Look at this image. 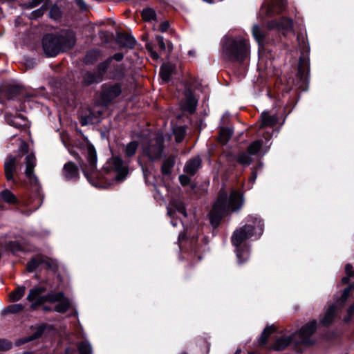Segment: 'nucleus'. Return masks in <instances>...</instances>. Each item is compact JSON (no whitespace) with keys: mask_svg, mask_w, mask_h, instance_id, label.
<instances>
[{"mask_svg":"<svg viewBox=\"0 0 354 354\" xmlns=\"http://www.w3.org/2000/svg\"><path fill=\"white\" fill-rule=\"evenodd\" d=\"M248 224L235 230L232 236V245L239 263L245 262L250 255V248L245 243L250 239H259L263 232V223L257 215H249L247 218Z\"/></svg>","mask_w":354,"mask_h":354,"instance_id":"f257e3e1","label":"nucleus"},{"mask_svg":"<svg viewBox=\"0 0 354 354\" xmlns=\"http://www.w3.org/2000/svg\"><path fill=\"white\" fill-rule=\"evenodd\" d=\"M243 204V194L236 190H232L229 196L225 191L221 190L214 203L209 216L212 225L217 227L221 218L232 212L239 210Z\"/></svg>","mask_w":354,"mask_h":354,"instance_id":"f03ea898","label":"nucleus"},{"mask_svg":"<svg viewBox=\"0 0 354 354\" xmlns=\"http://www.w3.org/2000/svg\"><path fill=\"white\" fill-rule=\"evenodd\" d=\"M223 52L229 60L241 62L250 54L248 41L241 37L226 38L223 43Z\"/></svg>","mask_w":354,"mask_h":354,"instance_id":"7ed1b4c3","label":"nucleus"},{"mask_svg":"<svg viewBox=\"0 0 354 354\" xmlns=\"http://www.w3.org/2000/svg\"><path fill=\"white\" fill-rule=\"evenodd\" d=\"M164 138L160 133H151L142 142L143 153L151 160L159 159L163 151Z\"/></svg>","mask_w":354,"mask_h":354,"instance_id":"20e7f679","label":"nucleus"},{"mask_svg":"<svg viewBox=\"0 0 354 354\" xmlns=\"http://www.w3.org/2000/svg\"><path fill=\"white\" fill-rule=\"evenodd\" d=\"M86 160L85 168L82 169L83 173L90 183L95 187L104 188L105 186L99 181L93 180L92 178L97 176L95 171L97 167V153L93 145L88 143L86 147Z\"/></svg>","mask_w":354,"mask_h":354,"instance_id":"39448f33","label":"nucleus"},{"mask_svg":"<svg viewBox=\"0 0 354 354\" xmlns=\"http://www.w3.org/2000/svg\"><path fill=\"white\" fill-rule=\"evenodd\" d=\"M103 170L106 174H112L110 178L118 181L123 180L129 172L127 166L118 157L110 158L104 165Z\"/></svg>","mask_w":354,"mask_h":354,"instance_id":"423d86ee","label":"nucleus"},{"mask_svg":"<svg viewBox=\"0 0 354 354\" xmlns=\"http://www.w3.org/2000/svg\"><path fill=\"white\" fill-rule=\"evenodd\" d=\"M317 328V322L315 319L304 325L299 331L292 334L294 344L304 345L313 344L314 340L312 336L316 331Z\"/></svg>","mask_w":354,"mask_h":354,"instance_id":"0eeeda50","label":"nucleus"},{"mask_svg":"<svg viewBox=\"0 0 354 354\" xmlns=\"http://www.w3.org/2000/svg\"><path fill=\"white\" fill-rule=\"evenodd\" d=\"M353 288H354V284L345 288L341 298L337 300L334 305L329 306L323 318L320 320L322 325L328 326L333 322L339 310L344 306L345 302L348 297L349 292Z\"/></svg>","mask_w":354,"mask_h":354,"instance_id":"6e6552de","label":"nucleus"},{"mask_svg":"<svg viewBox=\"0 0 354 354\" xmlns=\"http://www.w3.org/2000/svg\"><path fill=\"white\" fill-rule=\"evenodd\" d=\"M66 42L65 37L62 35H46L42 39V48L48 57H55L58 55L63 44Z\"/></svg>","mask_w":354,"mask_h":354,"instance_id":"1a4fd4ad","label":"nucleus"},{"mask_svg":"<svg viewBox=\"0 0 354 354\" xmlns=\"http://www.w3.org/2000/svg\"><path fill=\"white\" fill-rule=\"evenodd\" d=\"M263 141L261 139L252 142L247 151H241L236 156L237 162L243 165H249L252 161V156L257 155L262 149Z\"/></svg>","mask_w":354,"mask_h":354,"instance_id":"9d476101","label":"nucleus"},{"mask_svg":"<svg viewBox=\"0 0 354 354\" xmlns=\"http://www.w3.org/2000/svg\"><path fill=\"white\" fill-rule=\"evenodd\" d=\"M75 330L78 339V342L75 343L77 350L71 351L68 347V354H93L92 346L85 338L82 326L80 324H75Z\"/></svg>","mask_w":354,"mask_h":354,"instance_id":"9b49d317","label":"nucleus"},{"mask_svg":"<svg viewBox=\"0 0 354 354\" xmlns=\"http://www.w3.org/2000/svg\"><path fill=\"white\" fill-rule=\"evenodd\" d=\"M20 153H27L25 158V163L26 169L25 171L26 176L28 178L32 185H37L38 180L37 176L34 174L33 170L36 165L35 157L32 153H28V145L26 142H22L19 149Z\"/></svg>","mask_w":354,"mask_h":354,"instance_id":"f8f14e48","label":"nucleus"},{"mask_svg":"<svg viewBox=\"0 0 354 354\" xmlns=\"http://www.w3.org/2000/svg\"><path fill=\"white\" fill-rule=\"evenodd\" d=\"M111 62V59H107L98 65L97 72L86 73L84 77V82L88 84L101 82Z\"/></svg>","mask_w":354,"mask_h":354,"instance_id":"ddd939ff","label":"nucleus"},{"mask_svg":"<svg viewBox=\"0 0 354 354\" xmlns=\"http://www.w3.org/2000/svg\"><path fill=\"white\" fill-rule=\"evenodd\" d=\"M46 288L42 286L35 287L30 290L27 300L31 303V308H35L46 302L47 295H44Z\"/></svg>","mask_w":354,"mask_h":354,"instance_id":"4468645a","label":"nucleus"},{"mask_svg":"<svg viewBox=\"0 0 354 354\" xmlns=\"http://www.w3.org/2000/svg\"><path fill=\"white\" fill-rule=\"evenodd\" d=\"M122 92L120 84L104 85L101 93V99L106 105L120 95Z\"/></svg>","mask_w":354,"mask_h":354,"instance_id":"2eb2a0df","label":"nucleus"},{"mask_svg":"<svg viewBox=\"0 0 354 354\" xmlns=\"http://www.w3.org/2000/svg\"><path fill=\"white\" fill-rule=\"evenodd\" d=\"M178 212L184 217H187V212L184 203L180 199H172L170 201L169 206L167 207V214L171 218V224L173 226L177 225V221L175 219V214Z\"/></svg>","mask_w":354,"mask_h":354,"instance_id":"dca6fc26","label":"nucleus"},{"mask_svg":"<svg viewBox=\"0 0 354 354\" xmlns=\"http://www.w3.org/2000/svg\"><path fill=\"white\" fill-rule=\"evenodd\" d=\"M46 302L57 303L55 306V310L57 313H64L66 310V302L63 292L48 294Z\"/></svg>","mask_w":354,"mask_h":354,"instance_id":"f3484780","label":"nucleus"},{"mask_svg":"<svg viewBox=\"0 0 354 354\" xmlns=\"http://www.w3.org/2000/svg\"><path fill=\"white\" fill-rule=\"evenodd\" d=\"M198 104V100L195 97L193 92L186 88L184 91V99L181 103V107L183 110L192 113L195 111Z\"/></svg>","mask_w":354,"mask_h":354,"instance_id":"a211bd4d","label":"nucleus"},{"mask_svg":"<svg viewBox=\"0 0 354 354\" xmlns=\"http://www.w3.org/2000/svg\"><path fill=\"white\" fill-rule=\"evenodd\" d=\"M292 20L286 17L281 19L279 21H272L268 24V28L270 29L276 28L279 31L282 32L283 35H285V32L292 31Z\"/></svg>","mask_w":354,"mask_h":354,"instance_id":"6ab92c4d","label":"nucleus"},{"mask_svg":"<svg viewBox=\"0 0 354 354\" xmlns=\"http://www.w3.org/2000/svg\"><path fill=\"white\" fill-rule=\"evenodd\" d=\"M19 160L17 157L8 156L4 163L5 174L8 180H13L14 172L16 171Z\"/></svg>","mask_w":354,"mask_h":354,"instance_id":"aec40b11","label":"nucleus"},{"mask_svg":"<svg viewBox=\"0 0 354 354\" xmlns=\"http://www.w3.org/2000/svg\"><path fill=\"white\" fill-rule=\"evenodd\" d=\"M201 159L199 157H195L187 162L184 167V171L187 174L194 176L201 167Z\"/></svg>","mask_w":354,"mask_h":354,"instance_id":"412c9836","label":"nucleus"},{"mask_svg":"<svg viewBox=\"0 0 354 354\" xmlns=\"http://www.w3.org/2000/svg\"><path fill=\"white\" fill-rule=\"evenodd\" d=\"M6 120L8 124L16 128L26 127L27 126V121L24 116L18 115L13 116L10 114H6Z\"/></svg>","mask_w":354,"mask_h":354,"instance_id":"4be33fe9","label":"nucleus"},{"mask_svg":"<svg viewBox=\"0 0 354 354\" xmlns=\"http://www.w3.org/2000/svg\"><path fill=\"white\" fill-rule=\"evenodd\" d=\"M261 124L260 131H263L267 127H273L278 122V117L275 115H270L268 112H263L261 114ZM261 133V132H259Z\"/></svg>","mask_w":354,"mask_h":354,"instance_id":"5701e85b","label":"nucleus"},{"mask_svg":"<svg viewBox=\"0 0 354 354\" xmlns=\"http://www.w3.org/2000/svg\"><path fill=\"white\" fill-rule=\"evenodd\" d=\"M117 42L123 47L133 48L136 43L134 38L126 33L118 32L116 37Z\"/></svg>","mask_w":354,"mask_h":354,"instance_id":"b1692460","label":"nucleus"},{"mask_svg":"<svg viewBox=\"0 0 354 354\" xmlns=\"http://www.w3.org/2000/svg\"><path fill=\"white\" fill-rule=\"evenodd\" d=\"M252 35L259 47L263 46L267 37L266 30L260 28L258 25H254L252 28Z\"/></svg>","mask_w":354,"mask_h":354,"instance_id":"393cba45","label":"nucleus"},{"mask_svg":"<svg viewBox=\"0 0 354 354\" xmlns=\"http://www.w3.org/2000/svg\"><path fill=\"white\" fill-rule=\"evenodd\" d=\"M290 343L294 344L292 335L289 337L281 336L277 338L275 342L272 345V348L275 351H282Z\"/></svg>","mask_w":354,"mask_h":354,"instance_id":"a878e982","label":"nucleus"},{"mask_svg":"<svg viewBox=\"0 0 354 354\" xmlns=\"http://www.w3.org/2000/svg\"><path fill=\"white\" fill-rule=\"evenodd\" d=\"M101 52L99 50H91L85 56L84 62L87 64H93L101 57Z\"/></svg>","mask_w":354,"mask_h":354,"instance_id":"bb28decb","label":"nucleus"},{"mask_svg":"<svg viewBox=\"0 0 354 354\" xmlns=\"http://www.w3.org/2000/svg\"><path fill=\"white\" fill-rule=\"evenodd\" d=\"M156 39L161 50L167 51L168 53L172 51L173 44L171 42L167 41V43H165L163 37L160 35H157Z\"/></svg>","mask_w":354,"mask_h":354,"instance_id":"cd10ccee","label":"nucleus"},{"mask_svg":"<svg viewBox=\"0 0 354 354\" xmlns=\"http://www.w3.org/2000/svg\"><path fill=\"white\" fill-rule=\"evenodd\" d=\"M68 180H75L79 176V169L77 165L71 162H68Z\"/></svg>","mask_w":354,"mask_h":354,"instance_id":"c85d7f7f","label":"nucleus"},{"mask_svg":"<svg viewBox=\"0 0 354 354\" xmlns=\"http://www.w3.org/2000/svg\"><path fill=\"white\" fill-rule=\"evenodd\" d=\"M172 72V67L169 64H164L161 66L160 75L165 82L169 81Z\"/></svg>","mask_w":354,"mask_h":354,"instance_id":"c756f323","label":"nucleus"},{"mask_svg":"<svg viewBox=\"0 0 354 354\" xmlns=\"http://www.w3.org/2000/svg\"><path fill=\"white\" fill-rule=\"evenodd\" d=\"M26 288L24 286L19 287L10 294V300L17 301L19 300L25 294Z\"/></svg>","mask_w":354,"mask_h":354,"instance_id":"7c9ffc66","label":"nucleus"},{"mask_svg":"<svg viewBox=\"0 0 354 354\" xmlns=\"http://www.w3.org/2000/svg\"><path fill=\"white\" fill-rule=\"evenodd\" d=\"M0 195L2 200L8 203L14 204L17 203L16 196L8 189L2 191Z\"/></svg>","mask_w":354,"mask_h":354,"instance_id":"2f4dec72","label":"nucleus"},{"mask_svg":"<svg viewBox=\"0 0 354 354\" xmlns=\"http://www.w3.org/2000/svg\"><path fill=\"white\" fill-rule=\"evenodd\" d=\"M138 143L136 141L128 143L124 149L125 156L130 158L134 156L138 149Z\"/></svg>","mask_w":354,"mask_h":354,"instance_id":"473e14b6","label":"nucleus"},{"mask_svg":"<svg viewBox=\"0 0 354 354\" xmlns=\"http://www.w3.org/2000/svg\"><path fill=\"white\" fill-rule=\"evenodd\" d=\"M275 328L273 326H267L263 331L259 339V344L264 345L266 342L268 336L272 334L274 331Z\"/></svg>","mask_w":354,"mask_h":354,"instance_id":"72a5a7b5","label":"nucleus"},{"mask_svg":"<svg viewBox=\"0 0 354 354\" xmlns=\"http://www.w3.org/2000/svg\"><path fill=\"white\" fill-rule=\"evenodd\" d=\"M232 135V131L230 129H222L220 131L219 141L225 145L230 140Z\"/></svg>","mask_w":354,"mask_h":354,"instance_id":"f704fd0d","label":"nucleus"},{"mask_svg":"<svg viewBox=\"0 0 354 354\" xmlns=\"http://www.w3.org/2000/svg\"><path fill=\"white\" fill-rule=\"evenodd\" d=\"M142 17L145 21H151L156 19V12L151 8H145L142 12Z\"/></svg>","mask_w":354,"mask_h":354,"instance_id":"c9c22d12","label":"nucleus"},{"mask_svg":"<svg viewBox=\"0 0 354 354\" xmlns=\"http://www.w3.org/2000/svg\"><path fill=\"white\" fill-rule=\"evenodd\" d=\"M309 63L307 59L304 57H301L299 58V64H298V72L299 73H301V75H304L306 70L308 69Z\"/></svg>","mask_w":354,"mask_h":354,"instance_id":"e433bc0d","label":"nucleus"},{"mask_svg":"<svg viewBox=\"0 0 354 354\" xmlns=\"http://www.w3.org/2000/svg\"><path fill=\"white\" fill-rule=\"evenodd\" d=\"M24 305L21 304H12L4 310V313H17L21 312L24 309Z\"/></svg>","mask_w":354,"mask_h":354,"instance_id":"4c0bfd02","label":"nucleus"},{"mask_svg":"<svg viewBox=\"0 0 354 354\" xmlns=\"http://www.w3.org/2000/svg\"><path fill=\"white\" fill-rule=\"evenodd\" d=\"M345 272L346 274V277H344L342 279V282L344 284L348 283L350 280V278L353 276V267L351 264H347L345 267Z\"/></svg>","mask_w":354,"mask_h":354,"instance_id":"58836bf2","label":"nucleus"},{"mask_svg":"<svg viewBox=\"0 0 354 354\" xmlns=\"http://www.w3.org/2000/svg\"><path fill=\"white\" fill-rule=\"evenodd\" d=\"M174 161L172 158H169L167 159L162 166V172L166 175L169 174L171 171V167L174 166Z\"/></svg>","mask_w":354,"mask_h":354,"instance_id":"ea45409f","label":"nucleus"},{"mask_svg":"<svg viewBox=\"0 0 354 354\" xmlns=\"http://www.w3.org/2000/svg\"><path fill=\"white\" fill-rule=\"evenodd\" d=\"M175 139L177 142L183 141L185 135V129L183 127H178L174 131Z\"/></svg>","mask_w":354,"mask_h":354,"instance_id":"a19ab883","label":"nucleus"},{"mask_svg":"<svg viewBox=\"0 0 354 354\" xmlns=\"http://www.w3.org/2000/svg\"><path fill=\"white\" fill-rule=\"evenodd\" d=\"M297 41L299 48L304 53L309 51L308 44L306 42V39L304 35H297Z\"/></svg>","mask_w":354,"mask_h":354,"instance_id":"79ce46f5","label":"nucleus"},{"mask_svg":"<svg viewBox=\"0 0 354 354\" xmlns=\"http://www.w3.org/2000/svg\"><path fill=\"white\" fill-rule=\"evenodd\" d=\"M49 14L51 18L58 19L61 17V10L58 6H53L51 7Z\"/></svg>","mask_w":354,"mask_h":354,"instance_id":"37998d69","label":"nucleus"},{"mask_svg":"<svg viewBox=\"0 0 354 354\" xmlns=\"http://www.w3.org/2000/svg\"><path fill=\"white\" fill-rule=\"evenodd\" d=\"M67 41H68V48H72L75 45V41H76L74 32L72 31H69L68 30Z\"/></svg>","mask_w":354,"mask_h":354,"instance_id":"c03bdc74","label":"nucleus"},{"mask_svg":"<svg viewBox=\"0 0 354 354\" xmlns=\"http://www.w3.org/2000/svg\"><path fill=\"white\" fill-rule=\"evenodd\" d=\"M12 347V344L6 339H0V350L1 351H7L10 349Z\"/></svg>","mask_w":354,"mask_h":354,"instance_id":"a18cd8bd","label":"nucleus"},{"mask_svg":"<svg viewBox=\"0 0 354 354\" xmlns=\"http://www.w3.org/2000/svg\"><path fill=\"white\" fill-rule=\"evenodd\" d=\"M46 10V8L41 6L40 8L33 11L31 13V18H37L41 17L44 15V12Z\"/></svg>","mask_w":354,"mask_h":354,"instance_id":"49530a36","label":"nucleus"},{"mask_svg":"<svg viewBox=\"0 0 354 354\" xmlns=\"http://www.w3.org/2000/svg\"><path fill=\"white\" fill-rule=\"evenodd\" d=\"M39 265V262L37 259H33L29 261L27 264V270L28 272H32Z\"/></svg>","mask_w":354,"mask_h":354,"instance_id":"de8ad7c7","label":"nucleus"},{"mask_svg":"<svg viewBox=\"0 0 354 354\" xmlns=\"http://www.w3.org/2000/svg\"><path fill=\"white\" fill-rule=\"evenodd\" d=\"M42 0H32L31 1L24 4V8L27 9H31L37 7L41 3Z\"/></svg>","mask_w":354,"mask_h":354,"instance_id":"09e8293b","label":"nucleus"},{"mask_svg":"<svg viewBox=\"0 0 354 354\" xmlns=\"http://www.w3.org/2000/svg\"><path fill=\"white\" fill-rule=\"evenodd\" d=\"M67 309H68V317L71 316V315H73L74 317L77 318V313L76 310L72 306V305L71 304V303L69 302L68 300V307H67Z\"/></svg>","mask_w":354,"mask_h":354,"instance_id":"8fccbe9b","label":"nucleus"},{"mask_svg":"<svg viewBox=\"0 0 354 354\" xmlns=\"http://www.w3.org/2000/svg\"><path fill=\"white\" fill-rule=\"evenodd\" d=\"M257 168H253L252 171L251 176L249 178V183L250 185L248 187V189L251 188L252 185L254 183L256 178H257Z\"/></svg>","mask_w":354,"mask_h":354,"instance_id":"3c124183","label":"nucleus"},{"mask_svg":"<svg viewBox=\"0 0 354 354\" xmlns=\"http://www.w3.org/2000/svg\"><path fill=\"white\" fill-rule=\"evenodd\" d=\"M179 180L183 185H187L190 181V178L186 175H180L179 176Z\"/></svg>","mask_w":354,"mask_h":354,"instance_id":"603ef678","label":"nucleus"},{"mask_svg":"<svg viewBox=\"0 0 354 354\" xmlns=\"http://www.w3.org/2000/svg\"><path fill=\"white\" fill-rule=\"evenodd\" d=\"M93 123L92 118L90 115L86 117H82L81 119L82 125H87L88 124Z\"/></svg>","mask_w":354,"mask_h":354,"instance_id":"864d4df0","label":"nucleus"},{"mask_svg":"<svg viewBox=\"0 0 354 354\" xmlns=\"http://www.w3.org/2000/svg\"><path fill=\"white\" fill-rule=\"evenodd\" d=\"M169 28V24L167 21H165L160 24V30L162 32L167 31Z\"/></svg>","mask_w":354,"mask_h":354,"instance_id":"5fc2aeb1","label":"nucleus"},{"mask_svg":"<svg viewBox=\"0 0 354 354\" xmlns=\"http://www.w3.org/2000/svg\"><path fill=\"white\" fill-rule=\"evenodd\" d=\"M123 57H124L123 54H122L120 53H118L114 54L113 56L112 57H110L109 59H111V60L115 59L118 62H120L123 59Z\"/></svg>","mask_w":354,"mask_h":354,"instance_id":"6e6d98bb","label":"nucleus"},{"mask_svg":"<svg viewBox=\"0 0 354 354\" xmlns=\"http://www.w3.org/2000/svg\"><path fill=\"white\" fill-rule=\"evenodd\" d=\"M77 5L81 10H86V5L85 2L83 0H75Z\"/></svg>","mask_w":354,"mask_h":354,"instance_id":"4d7b16f0","label":"nucleus"},{"mask_svg":"<svg viewBox=\"0 0 354 354\" xmlns=\"http://www.w3.org/2000/svg\"><path fill=\"white\" fill-rule=\"evenodd\" d=\"M348 314L349 317L345 319L346 322L349 321L350 317L353 315H354V303L349 307V308L348 310Z\"/></svg>","mask_w":354,"mask_h":354,"instance_id":"13d9d810","label":"nucleus"},{"mask_svg":"<svg viewBox=\"0 0 354 354\" xmlns=\"http://www.w3.org/2000/svg\"><path fill=\"white\" fill-rule=\"evenodd\" d=\"M147 49H149V50L150 51V53H151V57H152L154 59H158L159 58V55H158V54L156 52H155V51L152 50L151 49V48L149 47V44H147Z\"/></svg>","mask_w":354,"mask_h":354,"instance_id":"bf43d9fd","label":"nucleus"},{"mask_svg":"<svg viewBox=\"0 0 354 354\" xmlns=\"http://www.w3.org/2000/svg\"><path fill=\"white\" fill-rule=\"evenodd\" d=\"M41 335V330H38L35 335L34 336H32V337H30L28 339L26 340V342H28V341H31V340H33L35 339H37L39 337H40Z\"/></svg>","mask_w":354,"mask_h":354,"instance_id":"052dcab7","label":"nucleus"},{"mask_svg":"<svg viewBox=\"0 0 354 354\" xmlns=\"http://www.w3.org/2000/svg\"><path fill=\"white\" fill-rule=\"evenodd\" d=\"M185 234H179V236H178V241H179L180 243H181V242H182V241H183V239H185Z\"/></svg>","mask_w":354,"mask_h":354,"instance_id":"680f3d73","label":"nucleus"},{"mask_svg":"<svg viewBox=\"0 0 354 354\" xmlns=\"http://www.w3.org/2000/svg\"><path fill=\"white\" fill-rule=\"evenodd\" d=\"M266 133H267V136H264V137H265L266 141L268 142V141H269L270 138H271V135L270 134V133L268 131H267Z\"/></svg>","mask_w":354,"mask_h":354,"instance_id":"e2e57ef3","label":"nucleus"},{"mask_svg":"<svg viewBox=\"0 0 354 354\" xmlns=\"http://www.w3.org/2000/svg\"><path fill=\"white\" fill-rule=\"evenodd\" d=\"M117 67L120 68V72L119 73H123L124 72V69H123V66L122 64H120V65H118Z\"/></svg>","mask_w":354,"mask_h":354,"instance_id":"0e129e2a","label":"nucleus"},{"mask_svg":"<svg viewBox=\"0 0 354 354\" xmlns=\"http://www.w3.org/2000/svg\"><path fill=\"white\" fill-rule=\"evenodd\" d=\"M285 3H286V2H285V1H283V0H281V5L280 6H281V7L284 6H285Z\"/></svg>","mask_w":354,"mask_h":354,"instance_id":"69168bd1","label":"nucleus"},{"mask_svg":"<svg viewBox=\"0 0 354 354\" xmlns=\"http://www.w3.org/2000/svg\"><path fill=\"white\" fill-rule=\"evenodd\" d=\"M23 354H33V353L32 352H26V353H24Z\"/></svg>","mask_w":354,"mask_h":354,"instance_id":"338daca9","label":"nucleus"},{"mask_svg":"<svg viewBox=\"0 0 354 354\" xmlns=\"http://www.w3.org/2000/svg\"><path fill=\"white\" fill-rule=\"evenodd\" d=\"M239 353H240V351L237 350V351H236L235 354H239Z\"/></svg>","mask_w":354,"mask_h":354,"instance_id":"774afa93","label":"nucleus"}]
</instances>
